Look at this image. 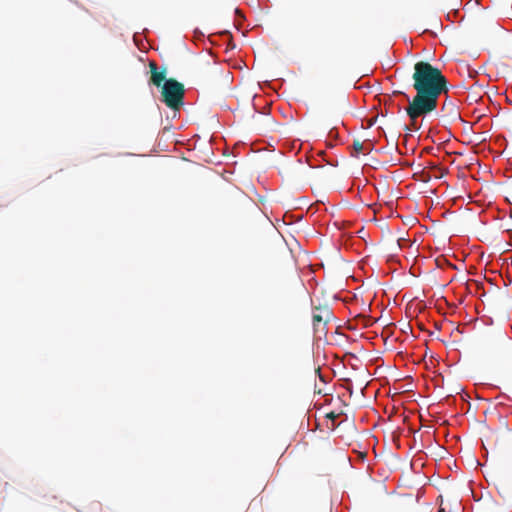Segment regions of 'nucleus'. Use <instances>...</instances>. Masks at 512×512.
<instances>
[{
    "mask_svg": "<svg viewBox=\"0 0 512 512\" xmlns=\"http://www.w3.org/2000/svg\"><path fill=\"white\" fill-rule=\"evenodd\" d=\"M412 79L416 94L412 99L405 94L408 100L405 111L412 128L418 130L420 127L417 126V119L425 117L437 109L440 96L448 91V82L438 67L426 61L415 63ZM396 93L402 94L400 91H395L394 94Z\"/></svg>",
    "mask_w": 512,
    "mask_h": 512,
    "instance_id": "1",
    "label": "nucleus"
},
{
    "mask_svg": "<svg viewBox=\"0 0 512 512\" xmlns=\"http://www.w3.org/2000/svg\"><path fill=\"white\" fill-rule=\"evenodd\" d=\"M185 88L176 79L166 80L161 87L162 101L172 110H179L184 104Z\"/></svg>",
    "mask_w": 512,
    "mask_h": 512,
    "instance_id": "2",
    "label": "nucleus"
},
{
    "mask_svg": "<svg viewBox=\"0 0 512 512\" xmlns=\"http://www.w3.org/2000/svg\"><path fill=\"white\" fill-rule=\"evenodd\" d=\"M453 204L457 205L459 201L465 204L466 209L469 211H482L485 206L491 203V200L486 201L484 194H465L464 196H457L451 199Z\"/></svg>",
    "mask_w": 512,
    "mask_h": 512,
    "instance_id": "3",
    "label": "nucleus"
},
{
    "mask_svg": "<svg viewBox=\"0 0 512 512\" xmlns=\"http://www.w3.org/2000/svg\"><path fill=\"white\" fill-rule=\"evenodd\" d=\"M333 312L328 306L315 307L312 322L315 332L326 331V325L333 320Z\"/></svg>",
    "mask_w": 512,
    "mask_h": 512,
    "instance_id": "4",
    "label": "nucleus"
},
{
    "mask_svg": "<svg viewBox=\"0 0 512 512\" xmlns=\"http://www.w3.org/2000/svg\"><path fill=\"white\" fill-rule=\"evenodd\" d=\"M149 68L151 72L150 83L156 87H162L163 83L167 80L166 69L164 68L162 71H158V66L153 61L149 63Z\"/></svg>",
    "mask_w": 512,
    "mask_h": 512,
    "instance_id": "5",
    "label": "nucleus"
},
{
    "mask_svg": "<svg viewBox=\"0 0 512 512\" xmlns=\"http://www.w3.org/2000/svg\"><path fill=\"white\" fill-rule=\"evenodd\" d=\"M353 150L355 151L356 155L362 152H368L371 150V148H366L363 142H360L359 140H355L353 142Z\"/></svg>",
    "mask_w": 512,
    "mask_h": 512,
    "instance_id": "6",
    "label": "nucleus"
},
{
    "mask_svg": "<svg viewBox=\"0 0 512 512\" xmlns=\"http://www.w3.org/2000/svg\"><path fill=\"white\" fill-rule=\"evenodd\" d=\"M306 205H308V201L305 200L304 198H300L298 200V203L293 208L294 209H297V208L301 209V208H303V206H306Z\"/></svg>",
    "mask_w": 512,
    "mask_h": 512,
    "instance_id": "7",
    "label": "nucleus"
},
{
    "mask_svg": "<svg viewBox=\"0 0 512 512\" xmlns=\"http://www.w3.org/2000/svg\"><path fill=\"white\" fill-rule=\"evenodd\" d=\"M326 417L334 421L338 417V415L335 414L334 412H330L326 415Z\"/></svg>",
    "mask_w": 512,
    "mask_h": 512,
    "instance_id": "8",
    "label": "nucleus"
},
{
    "mask_svg": "<svg viewBox=\"0 0 512 512\" xmlns=\"http://www.w3.org/2000/svg\"><path fill=\"white\" fill-rule=\"evenodd\" d=\"M235 13L238 17L243 18L242 12L239 9H236Z\"/></svg>",
    "mask_w": 512,
    "mask_h": 512,
    "instance_id": "9",
    "label": "nucleus"
},
{
    "mask_svg": "<svg viewBox=\"0 0 512 512\" xmlns=\"http://www.w3.org/2000/svg\"><path fill=\"white\" fill-rule=\"evenodd\" d=\"M511 196H512V194H511ZM506 200H507L509 203H511V204H512V198L506 197Z\"/></svg>",
    "mask_w": 512,
    "mask_h": 512,
    "instance_id": "10",
    "label": "nucleus"
},
{
    "mask_svg": "<svg viewBox=\"0 0 512 512\" xmlns=\"http://www.w3.org/2000/svg\"><path fill=\"white\" fill-rule=\"evenodd\" d=\"M259 201L263 203L265 201V198L263 196L260 197Z\"/></svg>",
    "mask_w": 512,
    "mask_h": 512,
    "instance_id": "11",
    "label": "nucleus"
},
{
    "mask_svg": "<svg viewBox=\"0 0 512 512\" xmlns=\"http://www.w3.org/2000/svg\"><path fill=\"white\" fill-rule=\"evenodd\" d=\"M313 206H314V204H310L309 207H308V210H312Z\"/></svg>",
    "mask_w": 512,
    "mask_h": 512,
    "instance_id": "12",
    "label": "nucleus"
},
{
    "mask_svg": "<svg viewBox=\"0 0 512 512\" xmlns=\"http://www.w3.org/2000/svg\"><path fill=\"white\" fill-rule=\"evenodd\" d=\"M438 512H446V511H445V509L440 508V509L438 510Z\"/></svg>",
    "mask_w": 512,
    "mask_h": 512,
    "instance_id": "13",
    "label": "nucleus"
}]
</instances>
